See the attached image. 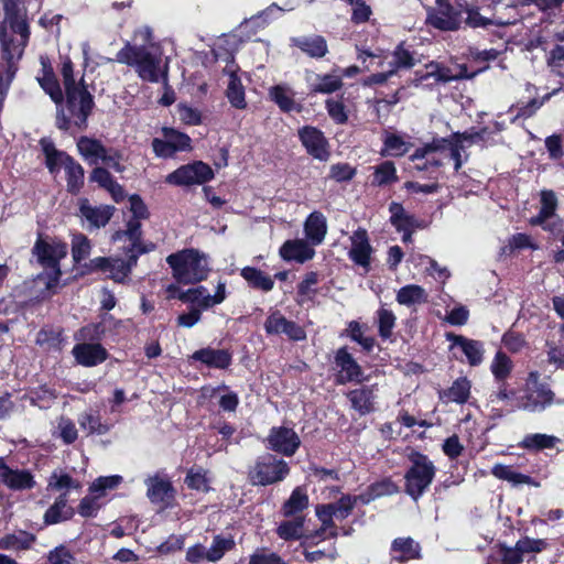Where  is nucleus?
Listing matches in <instances>:
<instances>
[{"mask_svg": "<svg viewBox=\"0 0 564 564\" xmlns=\"http://www.w3.org/2000/svg\"><path fill=\"white\" fill-rule=\"evenodd\" d=\"M117 62L135 69L145 82H162L167 87L169 61H163L160 45H131L127 43L116 55Z\"/></svg>", "mask_w": 564, "mask_h": 564, "instance_id": "f257e3e1", "label": "nucleus"}, {"mask_svg": "<svg viewBox=\"0 0 564 564\" xmlns=\"http://www.w3.org/2000/svg\"><path fill=\"white\" fill-rule=\"evenodd\" d=\"M59 73L65 89L66 110L72 113L75 127L85 129L95 102L93 95L87 90L84 74L76 80L74 64L69 56L62 57Z\"/></svg>", "mask_w": 564, "mask_h": 564, "instance_id": "f03ea898", "label": "nucleus"}, {"mask_svg": "<svg viewBox=\"0 0 564 564\" xmlns=\"http://www.w3.org/2000/svg\"><path fill=\"white\" fill-rule=\"evenodd\" d=\"M172 276L178 284H196L207 280L210 272L209 257L195 248H186L166 257Z\"/></svg>", "mask_w": 564, "mask_h": 564, "instance_id": "7ed1b4c3", "label": "nucleus"}, {"mask_svg": "<svg viewBox=\"0 0 564 564\" xmlns=\"http://www.w3.org/2000/svg\"><path fill=\"white\" fill-rule=\"evenodd\" d=\"M411 466L404 475L405 492L413 499L417 500L431 486L436 468L433 462L421 453H412L409 456Z\"/></svg>", "mask_w": 564, "mask_h": 564, "instance_id": "20e7f679", "label": "nucleus"}, {"mask_svg": "<svg viewBox=\"0 0 564 564\" xmlns=\"http://www.w3.org/2000/svg\"><path fill=\"white\" fill-rule=\"evenodd\" d=\"M554 401L553 391L540 382V373L531 371L525 382V389L522 395L517 398L516 408L531 413L544 411Z\"/></svg>", "mask_w": 564, "mask_h": 564, "instance_id": "39448f33", "label": "nucleus"}, {"mask_svg": "<svg viewBox=\"0 0 564 564\" xmlns=\"http://www.w3.org/2000/svg\"><path fill=\"white\" fill-rule=\"evenodd\" d=\"M290 473L286 462L271 454L259 456L248 477L253 486H268L282 481Z\"/></svg>", "mask_w": 564, "mask_h": 564, "instance_id": "423d86ee", "label": "nucleus"}, {"mask_svg": "<svg viewBox=\"0 0 564 564\" xmlns=\"http://www.w3.org/2000/svg\"><path fill=\"white\" fill-rule=\"evenodd\" d=\"M33 253L46 270L47 286L52 288L61 276L59 261L67 254L66 243L61 241L48 242L40 239L34 245Z\"/></svg>", "mask_w": 564, "mask_h": 564, "instance_id": "0eeeda50", "label": "nucleus"}, {"mask_svg": "<svg viewBox=\"0 0 564 564\" xmlns=\"http://www.w3.org/2000/svg\"><path fill=\"white\" fill-rule=\"evenodd\" d=\"M37 80L43 90L56 105V127L64 131L69 130L73 126L75 127V120L72 113L66 110V99L64 100L62 88L53 70L44 66L43 75L37 77Z\"/></svg>", "mask_w": 564, "mask_h": 564, "instance_id": "6e6552de", "label": "nucleus"}, {"mask_svg": "<svg viewBox=\"0 0 564 564\" xmlns=\"http://www.w3.org/2000/svg\"><path fill=\"white\" fill-rule=\"evenodd\" d=\"M214 178L213 169L203 161L184 164L166 175L165 182L175 186L202 185Z\"/></svg>", "mask_w": 564, "mask_h": 564, "instance_id": "1a4fd4ad", "label": "nucleus"}, {"mask_svg": "<svg viewBox=\"0 0 564 564\" xmlns=\"http://www.w3.org/2000/svg\"><path fill=\"white\" fill-rule=\"evenodd\" d=\"M447 144V138H435L430 143L416 149L410 159L412 161H421V163L415 165V169L419 171L440 167L445 163L444 149Z\"/></svg>", "mask_w": 564, "mask_h": 564, "instance_id": "9d476101", "label": "nucleus"}, {"mask_svg": "<svg viewBox=\"0 0 564 564\" xmlns=\"http://www.w3.org/2000/svg\"><path fill=\"white\" fill-rule=\"evenodd\" d=\"M267 441L268 448L284 456L294 455L301 445V440L294 430L285 426L272 427Z\"/></svg>", "mask_w": 564, "mask_h": 564, "instance_id": "9b49d317", "label": "nucleus"}, {"mask_svg": "<svg viewBox=\"0 0 564 564\" xmlns=\"http://www.w3.org/2000/svg\"><path fill=\"white\" fill-rule=\"evenodd\" d=\"M299 138L306 152L314 159L325 162L330 153L324 133L315 127L305 126L299 130Z\"/></svg>", "mask_w": 564, "mask_h": 564, "instance_id": "f8f14e48", "label": "nucleus"}, {"mask_svg": "<svg viewBox=\"0 0 564 564\" xmlns=\"http://www.w3.org/2000/svg\"><path fill=\"white\" fill-rule=\"evenodd\" d=\"M350 249L348 251L349 259L366 272L369 271L371 264V254L373 248L370 245L368 232L364 228L356 229L350 236Z\"/></svg>", "mask_w": 564, "mask_h": 564, "instance_id": "ddd939ff", "label": "nucleus"}, {"mask_svg": "<svg viewBox=\"0 0 564 564\" xmlns=\"http://www.w3.org/2000/svg\"><path fill=\"white\" fill-rule=\"evenodd\" d=\"M264 329L269 335H285L289 339L300 341L306 338V333L302 326L295 322L286 319L280 312L271 313L265 322Z\"/></svg>", "mask_w": 564, "mask_h": 564, "instance_id": "4468645a", "label": "nucleus"}, {"mask_svg": "<svg viewBox=\"0 0 564 564\" xmlns=\"http://www.w3.org/2000/svg\"><path fill=\"white\" fill-rule=\"evenodd\" d=\"M426 21L441 31H455L460 24L458 13L447 0H436V8L429 11Z\"/></svg>", "mask_w": 564, "mask_h": 564, "instance_id": "2eb2a0df", "label": "nucleus"}, {"mask_svg": "<svg viewBox=\"0 0 564 564\" xmlns=\"http://www.w3.org/2000/svg\"><path fill=\"white\" fill-rule=\"evenodd\" d=\"M445 336L446 340L452 344L451 349H459L469 366L477 367L482 362L485 354V345L482 341L453 333H447Z\"/></svg>", "mask_w": 564, "mask_h": 564, "instance_id": "dca6fc26", "label": "nucleus"}, {"mask_svg": "<svg viewBox=\"0 0 564 564\" xmlns=\"http://www.w3.org/2000/svg\"><path fill=\"white\" fill-rule=\"evenodd\" d=\"M335 365L339 369L337 378L339 383L361 382L364 380L361 367L346 347H341L336 351Z\"/></svg>", "mask_w": 564, "mask_h": 564, "instance_id": "f3484780", "label": "nucleus"}, {"mask_svg": "<svg viewBox=\"0 0 564 564\" xmlns=\"http://www.w3.org/2000/svg\"><path fill=\"white\" fill-rule=\"evenodd\" d=\"M112 212L113 207L109 205L93 206L88 199L79 200V215L87 223L88 229L105 227L109 223Z\"/></svg>", "mask_w": 564, "mask_h": 564, "instance_id": "a211bd4d", "label": "nucleus"}, {"mask_svg": "<svg viewBox=\"0 0 564 564\" xmlns=\"http://www.w3.org/2000/svg\"><path fill=\"white\" fill-rule=\"evenodd\" d=\"M279 253L285 261L304 263L314 258L315 250L307 239H290L280 247Z\"/></svg>", "mask_w": 564, "mask_h": 564, "instance_id": "6ab92c4d", "label": "nucleus"}, {"mask_svg": "<svg viewBox=\"0 0 564 564\" xmlns=\"http://www.w3.org/2000/svg\"><path fill=\"white\" fill-rule=\"evenodd\" d=\"M147 497L154 505L169 506L174 497L172 484L160 476L145 479Z\"/></svg>", "mask_w": 564, "mask_h": 564, "instance_id": "aec40b11", "label": "nucleus"}, {"mask_svg": "<svg viewBox=\"0 0 564 564\" xmlns=\"http://www.w3.org/2000/svg\"><path fill=\"white\" fill-rule=\"evenodd\" d=\"M456 78L457 77L453 75L452 70L448 67L437 62H431L425 65L424 72L417 70L415 73L416 85L431 86L433 84L438 83L445 84Z\"/></svg>", "mask_w": 564, "mask_h": 564, "instance_id": "412c9836", "label": "nucleus"}, {"mask_svg": "<svg viewBox=\"0 0 564 564\" xmlns=\"http://www.w3.org/2000/svg\"><path fill=\"white\" fill-rule=\"evenodd\" d=\"M1 481L12 490H26L35 487L36 482L29 470L10 468L4 459L2 460Z\"/></svg>", "mask_w": 564, "mask_h": 564, "instance_id": "4be33fe9", "label": "nucleus"}, {"mask_svg": "<svg viewBox=\"0 0 564 564\" xmlns=\"http://www.w3.org/2000/svg\"><path fill=\"white\" fill-rule=\"evenodd\" d=\"M72 352L76 361L85 367H94L107 359V351L100 344H77Z\"/></svg>", "mask_w": 564, "mask_h": 564, "instance_id": "5701e85b", "label": "nucleus"}, {"mask_svg": "<svg viewBox=\"0 0 564 564\" xmlns=\"http://www.w3.org/2000/svg\"><path fill=\"white\" fill-rule=\"evenodd\" d=\"M390 556L399 563L416 560L421 557V546L412 538H397L391 543Z\"/></svg>", "mask_w": 564, "mask_h": 564, "instance_id": "b1692460", "label": "nucleus"}, {"mask_svg": "<svg viewBox=\"0 0 564 564\" xmlns=\"http://www.w3.org/2000/svg\"><path fill=\"white\" fill-rule=\"evenodd\" d=\"M40 145L45 155V165L51 174H57L72 159L66 152L57 150L50 138H42Z\"/></svg>", "mask_w": 564, "mask_h": 564, "instance_id": "393cba45", "label": "nucleus"}, {"mask_svg": "<svg viewBox=\"0 0 564 564\" xmlns=\"http://www.w3.org/2000/svg\"><path fill=\"white\" fill-rule=\"evenodd\" d=\"M306 239L313 245H321L327 234V220L321 212L311 213L304 223Z\"/></svg>", "mask_w": 564, "mask_h": 564, "instance_id": "a878e982", "label": "nucleus"}, {"mask_svg": "<svg viewBox=\"0 0 564 564\" xmlns=\"http://www.w3.org/2000/svg\"><path fill=\"white\" fill-rule=\"evenodd\" d=\"M291 44L313 58H322L328 52L326 40L321 35L291 37Z\"/></svg>", "mask_w": 564, "mask_h": 564, "instance_id": "bb28decb", "label": "nucleus"}, {"mask_svg": "<svg viewBox=\"0 0 564 564\" xmlns=\"http://www.w3.org/2000/svg\"><path fill=\"white\" fill-rule=\"evenodd\" d=\"M347 398L350 401L351 406L358 411L360 415L375 411V400L377 395L373 386L351 390L347 394Z\"/></svg>", "mask_w": 564, "mask_h": 564, "instance_id": "cd10ccee", "label": "nucleus"}, {"mask_svg": "<svg viewBox=\"0 0 564 564\" xmlns=\"http://www.w3.org/2000/svg\"><path fill=\"white\" fill-rule=\"evenodd\" d=\"M192 358L217 369H226L231 364V355L226 349L203 348L196 350Z\"/></svg>", "mask_w": 564, "mask_h": 564, "instance_id": "c85d7f7f", "label": "nucleus"}, {"mask_svg": "<svg viewBox=\"0 0 564 564\" xmlns=\"http://www.w3.org/2000/svg\"><path fill=\"white\" fill-rule=\"evenodd\" d=\"M77 149L89 165H97L100 159L106 154L107 148L101 141L84 135L77 140Z\"/></svg>", "mask_w": 564, "mask_h": 564, "instance_id": "c756f323", "label": "nucleus"}, {"mask_svg": "<svg viewBox=\"0 0 564 564\" xmlns=\"http://www.w3.org/2000/svg\"><path fill=\"white\" fill-rule=\"evenodd\" d=\"M471 383L466 377L457 378L449 388L440 391V399L446 403L463 404L470 395Z\"/></svg>", "mask_w": 564, "mask_h": 564, "instance_id": "7c9ffc66", "label": "nucleus"}, {"mask_svg": "<svg viewBox=\"0 0 564 564\" xmlns=\"http://www.w3.org/2000/svg\"><path fill=\"white\" fill-rule=\"evenodd\" d=\"M539 214L531 217L529 223L532 226H542L544 229H547L545 221L554 215L557 207V197L553 191L544 189L541 192Z\"/></svg>", "mask_w": 564, "mask_h": 564, "instance_id": "2f4dec72", "label": "nucleus"}, {"mask_svg": "<svg viewBox=\"0 0 564 564\" xmlns=\"http://www.w3.org/2000/svg\"><path fill=\"white\" fill-rule=\"evenodd\" d=\"M294 91L288 85H275L269 89V96L281 111H300L301 106L294 100Z\"/></svg>", "mask_w": 564, "mask_h": 564, "instance_id": "473e14b6", "label": "nucleus"}, {"mask_svg": "<svg viewBox=\"0 0 564 564\" xmlns=\"http://www.w3.org/2000/svg\"><path fill=\"white\" fill-rule=\"evenodd\" d=\"M310 500L306 489L304 487H296L289 499L282 505L281 513L286 517L300 516L308 507Z\"/></svg>", "mask_w": 564, "mask_h": 564, "instance_id": "72a5a7b5", "label": "nucleus"}, {"mask_svg": "<svg viewBox=\"0 0 564 564\" xmlns=\"http://www.w3.org/2000/svg\"><path fill=\"white\" fill-rule=\"evenodd\" d=\"M225 73L229 75L226 96L230 105L237 109H245L247 106L245 98V88L232 67H227Z\"/></svg>", "mask_w": 564, "mask_h": 564, "instance_id": "f704fd0d", "label": "nucleus"}, {"mask_svg": "<svg viewBox=\"0 0 564 564\" xmlns=\"http://www.w3.org/2000/svg\"><path fill=\"white\" fill-rule=\"evenodd\" d=\"M304 523L305 517L296 516L290 520L281 521L276 528V534L280 539L290 540H304Z\"/></svg>", "mask_w": 564, "mask_h": 564, "instance_id": "c9c22d12", "label": "nucleus"}, {"mask_svg": "<svg viewBox=\"0 0 564 564\" xmlns=\"http://www.w3.org/2000/svg\"><path fill=\"white\" fill-rule=\"evenodd\" d=\"M34 542V534L26 531H19L0 538V550L25 551L31 549Z\"/></svg>", "mask_w": 564, "mask_h": 564, "instance_id": "e433bc0d", "label": "nucleus"}, {"mask_svg": "<svg viewBox=\"0 0 564 564\" xmlns=\"http://www.w3.org/2000/svg\"><path fill=\"white\" fill-rule=\"evenodd\" d=\"M491 474L496 478L506 480L513 486L530 485L533 487H539V482L535 481L532 477L518 473L512 467L502 464H496L491 469Z\"/></svg>", "mask_w": 564, "mask_h": 564, "instance_id": "4c0bfd02", "label": "nucleus"}, {"mask_svg": "<svg viewBox=\"0 0 564 564\" xmlns=\"http://www.w3.org/2000/svg\"><path fill=\"white\" fill-rule=\"evenodd\" d=\"M561 440L554 435H549L544 433H532L527 434L522 441L519 443V447L527 451H543L550 449L556 446Z\"/></svg>", "mask_w": 564, "mask_h": 564, "instance_id": "58836bf2", "label": "nucleus"}, {"mask_svg": "<svg viewBox=\"0 0 564 564\" xmlns=\"http://www.w3.org/2000/svg\"><path fill=\"white\" fill-rule=\"evenodd\" d=\"M74 511L67 506V496L62 494L44 514L45 524H56L73 517Z\"/></svg>", "mask_w": 564, "mask_h": 564, "instance_id": "ea45409f", "label": "nucleus"}, {"mask_svg": "<svg viewBox=\"0 0 564 564\" xmlns=\"http://www.w3.org/2000/svg\"><path fill=\"white\" fill-rule=\"evenodd\" d=\"M427 301L425 290L416 284L402 286L397 293V302L401 305L413 306L423 304Z\"/></svg>", "mask_w": 564, "mask_h": 564, "instance_id": "a19ab883", "label": "nucleus"}, {"mask_svg": "<svg viewBox=\"0 0 564 564\" xmlns=\"http://www.w3.org/2000/svg\"><path fill=\"white\" fill-rule=\"evenodd\" d=\"M90 180L109 191L116 200L123 196L122 187L106 169L95 167L90 174Z\"/></svg>", "mask_w": 564, "mask_h": 564, "instance_id": "79ce46f5", "label": "nucleus"}, {"mask_svg": "<svg viewBox=\"0 0 564 564\" xmlns=\"http://www.w3.org/2000/svg\"><path fill=\"white\" fill-rule=\"evenodd\" d=\"M241 276L249 283L250 286L264 292L271 291L274 286L273 279L257 268H243L241 270Z\"/></svg>", "mask_w": 564, "mask_h": 564, "instance_id": "37998d69", "label": "nucleus"}, {"mask_svg": "<svg viewBox=\"0 0 564 564\" xmlns=\"http://www.w3.org/2000/svg\"><path fill=\"white\" fill-rule=\"evenodd\" d=\"M513 369L512 360L502 351H497L491 365L490 370L496 382H505L510 377Z\"/></svg>", "mask_w": 564, "mask_h": 564, "instance_id": "c03bdc74", "label": "nucleus"}, {"mask_svg": "<svg viewBox=\"0 0 564 564\" xmlns=\"http://www.w3.org/2000/svg\"><path fill=\"white\" fill-rule=\"evenodd\" d=\"M67 182V191L72 194H77L84 185V169L73 158L64 167Z\"/></svg>", "mask_w": 564, "mask_h": 564, "instance_id": "a18cd8bd", "label": "nucleus"}, {"mask_svg": "<svg viewBox=\"0 0 564 564\" xmlns=\"http://www.w3.org/2000/svg\"><path fill=\"white\" fill-rule=\"evenodd\" d=\"M398 181L397 169L391 161H383L373 167L372 185L386 186Z\"/></svg>", "mask_w": 564, "mask_h": 564, "instance_id": "49530a36", "label": "nucleus"}, {"mask_svg": "<svg viewBox=\"0 0 564 564\" xmlns=\"http://www.w3.org/2000/svg\"><path fill=\"white\" fill-rule=\"evenodd\" d=\"M234 546L235 540L231 535H215L212 545L208 547L209 562H218Z\"/></svg>", "mask_w": 564, "mask_h": 564, "instance_id": "de8ad7c7", "label": "nucleus"}, {"mask_svg": "<svg viewBox=\"0 0 564 564\" xmlns=\"http://www.w3.org/2000/svg\"><path fill=\"white\" fill-rule=\"evenodd\" d=\"M383 151L391 156H402L411 148V143L404 137L397 133H387L383 139Z\"/></svg>", "mask_w": 564, "mask_h": 564, "instance_id": "09e8293b", "label": "nucleus"}, {"mask_svg": "<svg viewBox=\"0 0 564 564\" xmlns=\"http://www.w3.org/2000/svg\"><path fill=\"white\" fill-rule=\"evenodd\" d=\"M78 424L84 431L87 432V434L104 435L110 430L109 425L101 422L99 415H95L88 412L82 413L78 416Z\"/></svg>", "mask_w": 564, "mask_h": 564, "instance_id": "8fccbe9b", "label": "nucleus"}, {"mask_svg": "<svg viewBox=\"0 0 564 564\" xmlns=\"http://www.w3.org/2000/svg\"><path fill=\"white\" fill-rule=\"evenodd\" d=\"M207 474L202 467L191 468L185 477V484L191 489L207 492L210 489Z\"/></svg>", "mask_w": 564, "mask_h": 564, "instance_id": "3c124183", "label": "nucleus"}, {"mask_svg": "<svg viewBox=\"0 0 564 564\" xmlns=\"http://www.w3.org/2000/svg\"><path fill=\"white\" fill-rule=\"evenodd\" d=\"M162 134L175 152L191 150V138L173 128L164 127Z\"/></svg>", "mask_w": 564, "mask_h": 564, "instance_id": "603ef678", "label": "nucleus"}, {"mask_svg": "<svg viewBox=\"0 0 564 564\" xmlns=\"http://www.w3.org/2000/svg\"><path fill=\"white\" fill-rule=\"evenodd\" d=\"M123 478L120 475L100 476L89 487V491L97 497L105 496L107 490L117 488Z\"/></svg>", "mask_w": 564, "mask_h": 564, "instance_id": "864d4df0", "label": "nucleus"}, {"mask_svg": "<svg viewBox=\"0 0 564 564\" xmlns=\"http://www.w3.org/2000/svg\"><path fill=\"white\" fill-rule=\"evenodd\" d=\"M395 315L392 311L381 307L377 312V322L379 335L383 339H388L392 335V329L395 326Z\"/></svg>", "mask_w": 564, "mask_h": 564, "instance_id": "5fc2aeb1", "label": "nucleus"}, {"mask_svg": "<svg viewBox=\"0 0 564 564\" xmlns=\"http://www.w3.org/2000/svg\"><path fill=\"white\" fill-rule=\"evenodd\" d=\"M319 282V274L315 271L307 272L297 285V295L303 300L313 299L316 293V285Z\"/></svg>", "mask_w": 564, "mask_h": 564, "instance_id": "6e6d98bb", "label": "nucleus"}, {"mask_svg": "<svg viewBox=\"0 0 564 564\" xmlns=\"http://www.w3.org/2000/svg\"><path fill=\"white\" fill-rule=\"evenodd\" d=\"M341 77L336 75L318 76L317 82L312 85L314 93L332 94L341 87Z\"/></svg>", "mask_w": 564, "mask_h": 564, "instance_id": "4d7b16f0", "label": "nucleus"}, {"mask_svg": "<svg viewBox=\"0 0 564 564\" xmlns=\"http://www.w3.org/2000/svg\"><path fill=\"white\" fill-rule=\"evenodd\" d=\"M464 151V144L456 138L448 139V144L444 149V160L445 162L448 160L454 161V170L457 172L462 165V152Z\"/></svg>", "mask_w": 564, "mask_h": 564, "instance_id": "13d9d810", "label": "nucleus"}, {"mask_svg": "<svg viewBox=\"0 0 564 564\" xmlns=\"http://www.w3.org/2000/svg\"><path fill=\"white\" fill-rule=\"evenodd\" d=\"M546 63L553 74L564 78V46L555 45L550 51Z\"/></svg>", "mask_w": 564, "mask_h": 564, "instance_id": "bf43d9fd", "label": "nucleus"}, {"mask_svg": "<svg viewBox=\"0 0 564 564\" xmlns=\"http://www.w3.org/2000/svg\"><path fill=\"white\" fill-rule=\"evenodd\" d=\"M389 64L391 68H395V72L399 68H410L414 66V57L412 53L403 46V44H400L394 50L392 61Z\"/></svg>", "mask_w": 564, "mask_h": 564, "instance_id": "052dcab7", "label": "nucleus"}, {"mask_svg": "<svg viewBox=\"0 0 564 564\" xmlns=\"http://www.w3.org/2000/svg\"><path fill=\"white\" fill-rule=\"evenodd\" d=\"M90 241L83 234L75 235L72 241V252L75 262H80L90 253Z\"/></svg>", "mask_w": 564, "mask_h": 564, "instance_id": "680f3d73", "label": "nucleus"}, {"mask_svg": "<svg viewBox=\"0 0 564 564\" xmlns=\"http://www.w3.org/2000/svg\"><path fill=\"white\" fill-rule=\"evenodd\" d=\"M57 432L58 437H61L62 441L67 445L73 444L78 436V432L74 422L70 419L64 416L59 417L57 422Z\"/></svg>", "mask_w": 564, "mask_h": 564, "instance_id": "e2e57ef3", "label": "nucleus"}, {"mask_svg": "<svg viewBox=\"0 0 564 564\" xmlns=\"http://www.w3.org/2000/svg\"><path fill=\"white\" fill-rule=\"evenodd\" d=\"M517 542L518 550L522 551L523 555L529 553H541L550 546L546 539H532L525 536Z\"/></svg>", "mask_w": 564, "mask_h": 564, "instance_id": "0e129e2a", "label": "nucleus"}, {"mask_svg": "<svg viewBox=\"0 0 564 564\" xmlns=\"http://www.w3.org/2000/svg\"><path fill=\"white\" fill-rule=\"evenodd\" d=\"M370 492L378 499L384 496H391L398 492V486L389 478L381 479L371 484L369 487Z\"/></svg>", "mask_w": 564, "mask_h": 564, "instance_id": "69168bd1", "label": "nucleus"}, {"mask_svg": "<svg viewBox=\"0 0 564 564\" xmlns=\"http://www.w3.org/2000/svg\"><path fill=\"white\" fill-rule=\"evenodd\" d=\"M330 505L334 507L335 518L344 520L354 510L356 506V499H352L350 495H344L336 502Z\"/></svg>", "mask_w": 564, "mask_h": 564, "instance_id": "338daca9", "label": "nucleus"}, {"mask_svg": "<svg viewBox=\"0 0 564 564\" xmlns=\"http://www.w3.org/2000/svg\"><path fill=\"white\" fill-rule=\"evenodd\" d=\"M47 561L50 564H75V557L64 545H59L48 552Z\"/></svg>", "mask_w": 564, "mask_h": 564, "instance_id": "774afa93", "label": "nucleus"}]
</instances>
